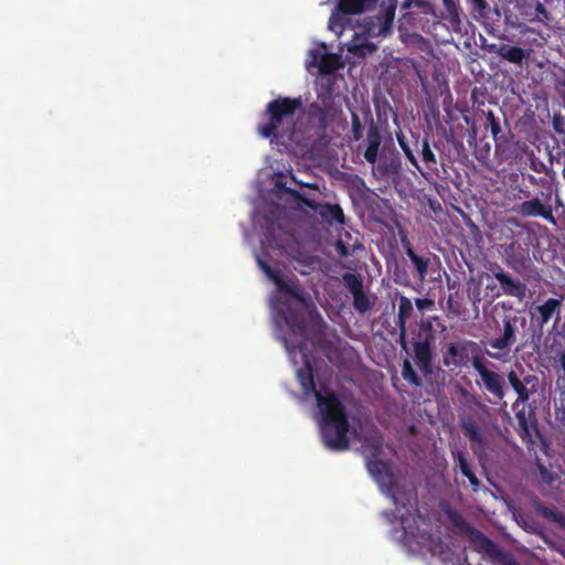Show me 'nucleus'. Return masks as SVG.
Masks as SVG:
<instances>
[{
    "instance_id": "obj_52",
    "label": "nucleus",
    "mask_w": 565,
    "mask_h": 565,
    "mask_svg": "<svg viewBox=\"0 0 565 565\" xmlns=\"http://www.w3.org/2000/svg\"><path fill=\"white\" fill-rule=\"evenodd\" d=\"M390 2L396 6V0H390Z\"/></svg>"
},
{
    "instance_id": "obj_15",
    "label": "nucleus",
    "mask_w": 565,
    "mask_h": 565,
    "mask_svg": "<svg viewBox=\"0 0 565 565\" xmlns=\"http://www.w3.org/2000/svg\"><path fill=\"white\" fill-rule=\"evenodd\" d=\"M514 211L524 217H542L554 223L552 205L542 202L539 198L527 200L514 207Z\"/></svg>"
},
{
    "instance_id": "obj_40",
    "label": "nucleus",
    "mask_w": 565,
    "mask_h": 565,
    "mask_svg": "<svg viewBox=\"0 0 565 565\" xmlns=\"http://www.w3.org/2000/svg\"><path fill=\"white\" fill-rule=\"evenodd\" d=\"M487 124L490 127L491 135L494 139L498 138L499 134L501 132V126L499 119L495 117L494 113L492 110H489L486 115Z\"/></svg>"
},
{
    "instance_id": "obj_48",
    "label": "nucleus",
    "mask_w": 565,
    "mask_h": 565,
    "mask_svg": "<svg viewBox=\"0 0 565 565\" xmlns=\"http://www.w3.org/2000/svg\"><path fill=\"white\" fill-rule=\"evenodd\" d=\"M493 277L498 280V276L500 274H507L499 265H495L493 269H491Z\"/></svg>"
},
{
    "instance_id": "obj_22",
    "label": "nucleus",
    "mask_w": 565,
    "mask_h": 565,
    "mask_svg": "<svg viewBox=\"0 0 565 565\" xmlns=\"http://www.w3.org/2000/svg\"><path fill=\"white\" fill-rule=\"evenodd\" d=\"M498 281L501 285L503 294L507 296L522 299L525 297L526 286L519 279L512 278L509 274H500Z\"/></svg>"
},
{
    "instance_id": "obj_6",
    "label": "nucleus",
    "mask_w": 565,
    "mask_h": 565,
    "mask_svg": "<svg viewBox=\"0 0 565 565\" xmlns=\"http://www.w3.org/2000/svg\"><path fill=\"white\" fill-rule=\"evenodd\" d=\"M471 365L480 377L476 381L478 387L493 397V399L489 398L488 401L490 403L503 401L505 381L503 375L489 369V365L494 366V364L484 359L482 354H476L471 359Z\"/></svg>"
},
{
    "instance_id": "obj_31",
    "label": "nucleus",
    "mask_w": 565,
    "mask_h": 565,
    "mask_svg": "<svg viewBox=\"0 0 565 565\" xmlns=\"http://www.w3.org/2000/svg\"><path fill=\"white\" fill-rule=\"evenodd\" d=\"M515 417L518 419V433L523 440H531L532 437V424L529 420L524 411L516 412Z\"/></svg>"
},
{
    "instance_id": "obj_26",
    "label": "nucleus",
    "mask_w": 565,
    "mask_h": 565,
    "mask_svg": "<svg viewBox=\"0 0 565 565\" xmlns=\"http://www.w3.org/2000/svg\"><path fill=\"white\" fill-rule=\"evenodd\" d=\"M461 428L463 431V435L473 444H476L479 447H483L484 445V438L481 431L480 426L478 423L472 419L468 418L462 420Z\"/></svg>"
},
{
    "instance_id": "obj_3",
    "label": "nucleus",
    "mask_w": 565,
    "mask_h": 565,
    "mask_svg": "<svg viewBox=\"0 0 565 565\" xmlns=\"http://www.w3.org/2000/svg\"><path fill=\"white\" fill-rule=\"evenodd\" d=\"M371 448V455L365 458L367 471L383 489L385 494L392 498L394 504L406 510L401 514V525L406 535H415L412 525L409 524V520L414 519L415 513H417V509L414 508L413 504V501L416 500V491L414 489L407 491L402 490L392 466L388 462L379 459L382 448L381 443L373 444ZM397 510L399 511V508H397Z\"/></svg>"
},
{
    "instance_id": "obj_5",
    "label": "nucleus",
    "mask_w": 565,
    "mask_h": 565,
    "mask_svg": "<svg viewBox=\"0 0 565 565\" xmlns=\"http://www.w3.org/2000/svg\"><path fill=\"white\" fill-rule=\"evenodd\" d=\"M437 328L440 332L446 330L439 317L431 316L422 320L411 342L415 363L426 377L431 376L436 371H441L440 367L435 370L433 365L437 341Z\"/></svg>"
},
{
    "instance_id": "obj_19",
    "label": "nucleus",
    "mask_w": 565,
    "mask_h": 565,
    "mask_svg": "<svg viewBox=\"0 0 565 565\" xmlns=\"http://www.w3.org/2000/svg\"><path fill=\"white\" fill-rule=\"evenodd\" d=\"M557 380L556 385L559 393L554 403L556 418L565 425V349L558 354L557 359Z\"/></svg>"
},
{
    "instance_id": "obj_50",
    "label": "nucleus",
    "mask_w": 565,
    "mask_h": 565,
    "mask_svg": "<svg viewBox=\"0 0 565 565\" xmlns=\"http://www.w3.org/2000/svg\"><path fill=\"white\" fill-rule=\"evenodd\" d=\"M285 344H286V348L289 350V344H288V341L285 339Z\"/></svg>"
},
{
    "instance_id": "obj_12",
    "label": "nucleus",
    "mask_w": 565,
    "mask_h": 565,
    "mask_svg": "<svg viewBox=\"0 0 565 565\" xmlns=\"http://www.w3.org/2000/svg\"><path fill=\"white\" fill-rule=\"evenodd\" d=\"M288 192L291 193L300 203L312 210L329 224L337 223L339 225H343L345 223L343 210L339 204L316 202L315 200L306 198L295 190H288Z\"/></svg>"
},
{
    "instance_id": "obj_41",
    "label": "nucleus",
    "mask_w": 565,
    "mask_h": 565,
    "mask_svg": "<svg viewBox=\"0 0 565 565\" xmlns=\"http://www.w3.org/2000/svg\"><path fill=\"white\" fill-rule=\"evenodd\" d=\"M375 109L379 118H381L382 114L386 117L387 111L392 113L395 116V118L397 117L396 113L394 111L393 107L391 106L387 99H384L383 102H376Z\"/></svg>"
},
{
    "instance_id": "obj_18",
    "label": "nucleus",
    "mask_w": 565,
    "mask_h": 565,
    "mask_svg": "<svg viewBox=\"0 0 565 565\" xmlns=\"http://www.w3.org/2000/svg\"><path fill=\"white\" fill-rule=\"evenodd\" d=\"M413 315V303L406 296H401L398 299V312L396 326L398 328V339L401 348L407 352L408 341L406 337V323Z\"/></svg>"
},
{
    "instance_id": "obj_34",
    "label": "nucleus",
    "mask_w": 565,
    "mask_h": 565,
    "mask_svg": "<svg viewBox=\"0 0 565 565\" xmlns=\"http://www.w3.org/2000/svg\"><path fill=\"white\" fill-rule=\"evenodd\" d=\"M471 12L479 18L487 19L491 11L488 0H466Z\"/></svg>"
},
{
    "instance_id": "obj_8",
    "label": "nucleus",
    "mask_w": 565,
    "mask_h": 565,
    "mask_svg": "<svg viewBox=\"0 0 565 565\" xmlns=\"http://www.w3.org/2000/svg\"><path fill=\"white\" fill-rule=\"evenodd\" d=\"M476 354H481V350L475 341L461 340L449 342L443 349L441 363L451 371L468 367L471 364L472 356Z\"/></svg>"
},
{
    "instance_id": "obj_36",
    "label": "nucleus",
    "mask_w": 565,
    "mask_h": 565,
    "mask_svg": "<svg viewBox=\"0 0 565 565\" xmlns=\"http://www.w3.org/2000/svg\"><path fill=\"white\" fill-rule=\"evenodd\" d=\"M397 142L403 150L406 159L412 163L413 167L419 170L418 161L414 154V151L409 147L408 142L406 141L405 136L401 132L396 135Z\"/></svg>"
},
{
    "instance_id": "obj_20",
    "label": "nucleus",
    "mask_w": 565,
    "mask_h": 565,
    "mask_svg": "<svg viewBox=\"0 0 565 565\" xmlns=\"http://www.w3.org/2000/svg\"><path fill=\"white\" fill-rule=\"evenodd\" d=\"M381 143L382 136L380 129L373 118H371L366 132V149L364 151L366 162L374 164L377 161Z\"/></svg>"
},
{
    "instance_id": "obj_17",
    "label": "nucleus",
    "mask_w": 565,
    "mask_h": 565,
    "mask_svg": "<svg viewBox=\"0 0 565 565\" xmlns=\"http://www.w3.org/2000/svg\"><path fill=\"white\" fill-rule=\"evenodd\" d=\"M503 257L507 265L516 271L525 268L526 264L530 262L529 249L523 247L519 241H512L510 244L505 245Z\"/></svg>"
},
{
    "instance_id": "obj_51",
    "label": "nucleus",
    "mask_w": 565,
    "mask_h": 565,
    "mask_svg": "<svg viewBox=\"0 0 565 565\" xmlns=\"http://www.w3.org/2000/svg\"><path fill=\"white\" fill-rule=\"evenodd\" d=\"M418 143H419V136H417V138H416V145H418Z\"/></svg>"
},
{
    "instance_id": "obj_10",
    "label": "nucleus",
    "mask_w": 565,
    "mask_h": 565,
    "mask_svg": "<svg viewBox=\"0 0 565 565\" xmlns=\"http://www.w3.org/2000/svg\"><path fill=\"white\" fill-rule=\"evenodd\" d=\"M377 0H338L335 9L330 15L329 28L333 32H342L347 23L345 15L360 14L372 10Z\"/></svg>"
},
{
    "instance_id": "obj_33",
    "label": "nucleus",
    "mask_w": 565,
    "mask_h": 565,
    "mask_svg": "<svg viewBox=\"0 0 565 565\" xmlns=\"http://www.w3.org/2000/svg\"><path fill=\"white\" fill-rule=\"evenodd\" d=\"M352 297H353V307L359 313L364 315L372 309L373 302L365 295L364 289L356 292L355 296H352Z\"/></svg>"
},
{
    "instance_id": "obj_28",
    "label": "nucleus",
    "mask_w": 565,
    "mask_h": 565,
    "mask_svg": "<svg viewBox=\"0 0 565 565\" xmlns=\"http://www.w3.org/2000/svg\"><path fill=\"white\" fill-rule=\"evenodd\" d=\"M535 511L542 518H544L553 523H556L561 527H565V513L559 512L550 507H546L542 503L535 504Z\"/></svg>"
},
{
    "instance_id": "obj_25",
    "label": "nucleus",
    "mask_w": 565,
    "mask_h": 565,
    "mask_svg": "<svg viewBox=\"0 0 565 565\" xmlns=\"http://www.w3.org/2000/svg\"><path fill=\"white\" fill-rule=\"evenodd\" d=\"M457 467L460 472L467 477L470 482V486L475 492H477L480 488V481L473 472L470 462L468 461L467 455L463 451H458L456 456Z\"/></svg>"
},
{
    "instance_id": "obj_4",
    "label": "nucleus",
    "mask_w": 565,
    "mask_h": 565,
    "mask_svg": "<svg viewBox=\"0 0 565 565\" xmlns=\"http://www.w3.org/2000/svg\"><path fill=\"white\" fill-rule=\"evenodd\" d=\"M302 107V98L279 96L270 100L262 115L258 134L266 139L278 140L292 132L294 117Z\"/></svg>"
},
{
    "instance_id": "obj_44",
    "label": "nucleus",
    "mask_w": 565,
    "mask_h": 565,
    "mask_svg": "<svg viewBox=\"0 0 565 565\" xmlns=\"http://www.w3.org/2000/svg\"><path fill=\"white\" fill-rule=\"evenodd\" d=\"M415 305L418 308V310L423 311V310L431 309L434 307L435 302H434V300H431L429 298H416Z\"/></svg>"
},
{
    "instance_id": "obj_43",
    "label": "nucleus",
    "mask_w": 565,
    "mask_h": 565,
    "mask_svg": "<svg viewBox=\"0 0 565 565\" xmlns=\"http://www.w3.org/2000/svg\"><path fill=\"white\" fill-rule=\"evenodd\" d=\"M535 12H536V17L540 21H546L550 19L548 11L546 10L545 6L540 1H536Z\"/></svg>"
},
{
    "instance_id": "obj_23",
    "label": "nucleus",
    "mask_w": 565,
    "mask_h": 565,
    "mask_svg": "<svg viewBox=\"0 0 565 565\" xmlns=\"http://www.w3.org/2000/svg\"><path fill=\"white\" fill-rule=\"evenodd\" d=\"M495 53L501 58L519 65H521L530 55V52H526L519 46H510L507 44L500 45Z\"/></svg>"
},
{
    "instance_id": "obj_7",
    "label": "nucleus",
    "mask_w": 565,
    "mask_h": 565,
    "mask_svg": "<svg viewBox=\"0 0 565 565\" xmlns=\"http://www.w3.org/2000/svg\"><path fill=\"white\" fill-rule=\"evenodd\" d=\"M524 322V319L516 315L508 313L503 316L502 328H499V335L497 338L488 340L487 344L498 350L497 352L487 351V355L494 360H501L504 355H508L511 348L516 343V333L519 326Z\"/></svg>"
},
{
    "instance_id": "obj_49",
    "label": "nucleus",
    "mask_w": 565,
    "mask_h": 565,
    "mask_svg": "<svg viewBox=\"0 0 565 565\" xmlns=\"http://www.w3.org/2000/svg\"><path fill=\"white\" fill-rule=\"evenodd\" d=\"M338 249H339L341 255H343V256L348 255L347 247L344 246V244L342 242L338 243Z\"/></svg>"
},
{
    "instance_id": "obj_46",
    "label": "nucleus",
    "mask_w": 565,
    "mask_h": 565,
    "mask_svg": "<svg viewBox=\"0 0 565 565\" xmlns=\"http://www.w3.org/2000/svg\"><path fill=\"white\" fill-rule=\"evenodd\" d=\"M310 56H311V63L319 66V61H321V57L323 56V54L318 51V50H311L309 52Z\"/></svg>"
},
{
    "instance_id": "obj_42",
    "label": "nucleus",
    "mask_w": 565,
    "mask_h": 565,
    "mask_svg": "<svg viewBox=\"0 0 565 565\" xmlns=\"http://www.w3.org/2000/svg\"><path fill=\"white\" fill-rule=\"evenodd\" d=\"M537 469L544 482L552 483L554 481L555 478L553 477L552 472L543 463L537 462Z\"/></svg>"
},
{
    "instance_id": "obj_47",
    "label": "nucleus",
    "mask_w": 565,
    "mask_h": 565,
    "mask_svg": "<svg viewBox=\"0 0 565 565\" xmlns=\"http://www.w3.org/2000/svg\"><path fill=\"white\" fill-rule=\"evenodd\" d=\"M471 401L473 402V404L481 411H487L488 407L487 405H484L477 396L475 395H471Z\"/></svg>"
},
{
    "instance_id": "obj_24",
    "label": "nucleus",
    "mask_w": 565,
    "mask_h": 565,
    "mask_svg": "<svg viewBox=\"0 0 565 565\" xmlns=\"http://www.w3.org/2000/svg\"><path fill=\"white\" fill-rule=\"evenodd\" d=\"M509 384L513 391L518 394L516 402L525 403L530 398V393L526 384L530 383V376L525 377L524 381L520 379L515 371H510L507 375Z\"/></svg>"
},
{
    "instance_id": "obj_14",
    "label": "nucleus",
    "mask_w": 565,
    "mask_h": 565,
    "mask_svg": "<svg viewBox=\"0 0 565 565\" xmlns=\"http://www.w3.org/2000/svg\"><path fill=\"white\" fill-rule=\"evenodd\" d=\"M561 306L562 299L556 298H550L542 305L533 303L529 310L531 321L543 329L554 315H559Z\"/></svg>"
},
{
    "instance_id": "obj_45",
    "label": "nucleus",
    "mask_w": 565,
    "mask_h": 565,
    "mask_svg": "<svg viewBox=\"0 0 565 565\" xmlns=\"http://www.w3.org/2000/svg\"><path fill=\"white\" fill-rule=\"evenodd\" d=\"M412 3L419 9H426L429 7L428 0H407L405 1V7H409Z\"/></svg>"
},
{
    "instance_id": "obj_27",
    "label": "nucleus",
    "mask_w": 565,
    "mask_h": 565,
    "mask_svg": "<svg viewBox=\"0 0 565 565\" xmlns=\"http://www.w3.org/2000/svg\"><path fill=\"white\" fill-rule=\"evenodd\" d=\"M376 50L377 46L367 40L360 41L359 39H354L348 45V51L358 57H365L366 55L376 52Z\"/></svg>"
},
{
    "instance_id": "obj_1",
    "label": "nucleus",
    "mask_w": 565,
    "mask_h": 565,
    "mask_svg": "<svg viewBox=\"0 0 565 565\" xmlns=\"http://www.w3.org/2000/svg\"><path fill=\"white\" fill-rule=\"evenodd\" d=\"M297 379L306 396L315 395L318 408L322 417L321 437L324 446L334 451H344L350 447L348 437L350 430L347 407L339 396L326 385L317 390L313 369L306 361L297 371Z\"/></svg>"
},
{
    "instance_id": "obj_11",
    "label": "nucleus",
    "mask_w": 565,
    "mask_h": 565,
    "mask_svg": "<svg viewBox=\"0 0 565 565\" xmlns=\"http://www.w3.org/2000/svg\"><path fill=\"white\" fill-rule=\"evenodd\" d=\"M456 526L469 536L470 543L475 550L484 553L488 556L497 559H503L507 554L503 552L492 540L486 536L479 530L472 527L465 519L457 516L454 520Z\"/></svg>"
},
{
    "instance_id": "obj_30",
    "label": "nucleus",
    "mask_w": 565,
    "mask_h": 565,
    "mask_svg": "<svg viewBox=\"0 0 565 565\" xmlns=\"http://www.w3.org/2000/svg\"><path fill=\"white\" fill-rule=\"evenodd\" d=\"M342 281L352 296L363 290V279L359 274L344 273L342 275Z\"/></svg>"
},
{
    "instance_id": "obj_2",
    "label": "nucleus",
    "mask_w": 565,
    "mask_h": 565,
    "mask_svg": "<svg viewBox=\"0 0 565 565\" xmlns=\"http://www.w3.org/2000/svg\"><path fill=\"white\" fill-rule=\"evenodd\" d=\"M256 259L259 269L276 285L278 291L282 294L278 299V315L295 335L302 338V341L298 344V350L301 352L306 347L305 339L307 335L305 311H316L312 298L299 284L298 279H285L266 260L259 256H256Z\"/></svg>"
},
{
    "instance_id": "obj_29",
    "label": "nucleus",
    "mask_w": 565,
    "mask_h": 565,
    "mask_svg": "<svg viewBox=\"0 0 565 565\" xmlns=\"http://www.w3.org/2000/svg\"><path fill=\"white\" fill-rule=\"evenodd\" d=\"M402 376L406 382H408L414 387H420L423 385L422 377L414 370V367L408 359H405L403 361Z\"/></svg>"
},
{
    "instance_id": "obj_21",
    "label": "nucleus",
    "mask_w": 565,
    "mask_h": 565,
    "mask_svg": "<svg viewBox=\"0 0 565 565\" xmlns=\"http://www.w3.org/2000/svg\"><path fill=\"white\" fill-rule=\"evenodd\" d=\"M405 254L412 262L413 267L416 270L417 278L419 281H424L428 274V266L430 264V255L431 253H427V255H419L415 252V249L411 246L409 243L404 245Z\"/></svg>"
},
{
    "instance_id": "obj_13",
    "label": "nucleus",
    "mask_w": 565,
    "mask_h": 565,
    "mask_svg": "<svg viewBox=\"0 0 565 565\" xmlns=\"http://www.w3.org/2000/svg\"><path fill=\"white\" fill-rule=\"evenodd\" d=\"M396 6L390 3L380 14L369 18L363 24V34L367 36H385L392 31Z\"/></svg>"
},
{
    "instance_id": "obj_32",
    "label": "nucleus",
    "mask_w": 565,
    "mask_h": 565,
    "mask_svg": "<svg viewBox=\"0 0 565 565\" xmlns=\"http://www.w3.org/2000/svg\"><path fill=\"white\" fill-rule=\"evenodd\" d=\"M319 72L321 74H332L339 68L338 57L332 54H323L321 61H319Z\"/></svg>"
},
{
    "instance_id": "obj_9",
    "label": "nucleus",
    "mask_w": 565,
    "mask_h": 565,
    "mask_svg": "<svg viewBox=\"0 0 565 565\" xmlns=\"http://www.w3.org/2000/svg\"><path fill=\"white\" fill-rule=\"evenodd\" d=\"M339 108L335 105L334 96L329 89L318 92L317 100L308 106V117L316 122L318 130L324 132L335 120Z\"/></svg>"
},
{
    "instance_id": "obj_35",
    "label": "nucleus",
    "mask_w": 565,
    "mask_h": 565,
    "mask_svg": "<svg viewBox=\"0 0 565 565\" xmlns=\"http://www.w3.org/2000/svg\"><path fill=\"white\" fill-rule=\"evenodd\" d=\"M447 19L452 25L460 24V8L455 0H443Z\"/></svg>"
},
{
    "instance_id": "obj_38",
    "label": "nucleus",
    "mask_w": 565,
    "mask_h": 565,
    "mask_svg": "<svg viewBox=\"0 0 565 565\" xmlns=\"http://www.w3.org/2000/svg\"><path fill=\"white\" fill-rule=\"evenodd\" d=\"M351 124H352V137L355 141H359L363 137V126L359 115L355 111H351Z\"/></svg>"
},
{
    "instance_id": "obj_16",
    "label": "nucleus",
    "mask_w": 565,
    "mask_h": 565,
    "mask_svg": "<svg viewBox=\"0 0 565 565\" xmlns=\"http://www.w3.org/2000/svg\"><path fill=\"white\" fill-rule=\"evenodd\" d=\"M267 244L273 248L285 249L294 241V235L278 221L267 220L264 232Z\"/></svg>"
},
{
    "instance_id": "obj_39",
    "label": "nucleus",
    "mask_w": 565,
    "mask_h": 565,
    "mask_svg": "<svg viewBox=\"0 0 565 565\" xmlns=\"http://www.w3.org/2000/svg\"><path fill=\"white\" fill-rule=\"evenodd\" d=\"M554 131L565 141V117L561 113H555L552 118Z\"/></svg>"
},
{
    "instance_id": "obj_37",
    "label": "nucleus",
    "mask_w": 565,
    "mask_h": 565,
    "mask_svg": "<svg viewBox=\"0 0 565 565\" xmlns=\"http://www.w3.org/2000/svg\"><path fill=\"white\" fill-rule=\"evenodd\" d=\"M422 159L428 168H431V166L437 163L436 156L430 149L427 137L422 140Z\"/></svg>"
}]
</instances>
